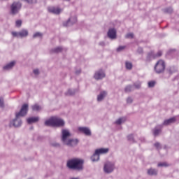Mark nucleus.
I'll return each instance as SVG.
<instances>
[{
    "mask_svg": "<svg viewBox=\"0 0 179 179\" xmlns=\"http://www.w3.org/2000/svg\"><path fill=\"white\" fill-rule=\"evenodd\" d=\"M176 121V117H171L170 119L166 120L163 122V125H170L171 124H174Z\"/></svg>",
    "mask_w": 179,
    "mask_h": 179,
    "instance_id": "f3484780",
    "label": "nucleus"
},
{
    "mask_svg": "<svg viewBox=\"0 0 179 179\" xmlns=\"http://www.w3.org/2000/svg\"><path fill=\"white\" fill-rule=\"evenodd\" d=\"M155 83L154 81H151L148 83L149 87H153L155 86Z\"/></svg>",
    "mask_w": 179,
    "mask_h": 179,
    "instance_id": "4c0bfd02",
    "label": "nucleus"
},
{
    "mask_svg": "<svg viewBox=\"0 0 179 179\" xmlns=\"http://www.w3.org/2000/svg\"><path fill=\"white\" fill-rule=\"evenodd\" d=\"M101 45H104V43H101Z\"/></svg>",
    "mask_w": 179,
    "mask_h": 179,
    "instance_id": "09e8293b",
    "label": "nucleus"
},
{
    "mask_svg": "<svg viewBox=\"0 0 179 179\" xmlns=\"http://www.w3.org/2000/svg\"><path fill=\"white\" fill-rule=\"evenodd\" d=\"M159 128L158 127H157L154 129L153 134L155 136H157V135H159V134L162 132V126H159Z\"/></svg>",
    "mask_w": 179,
    "mask_h": 179,
    "instance_id": "4be33fe9",
    "label": "nucleus"
},
{
    "mask_svg": "<svg viewBox=\"0 0 179 179\" xmlns=\"http://www.w3.org/2000/svg\"><path fill=\"white\" fill-rule=\"evenodd\" d=\"M70 137H71V133L69 132V130L66 129H64L62 130V142L63 143L69 141Z\"/></svg>",
    "mask_w": 179,
    "mask_h": 179,
    "instance_id": "6e6552de",
    "label": "nucleus"
},
{
    "mask_svg": "<svg viewBox=\"0 0 179 179\" xmlns=\"http://www.w3.org/2000/svg\"><path fill=\"white\" fill-rule=\"evenodd\" d=\"M158 167H168L169 164H167L166 162H161L158 164Z\"/></svg>",
    "mask_w": 179,
    "mask_h": 179,
    "instance_id": "cd10ccee",
    "label": "nucleus"
},
{
    "mask_svg": "<svg viewBox=\"0 0 179 179\" xmlns=\"http://www.w3.org/2000/svg\"><path fill=\"white\" fill-rule=\"evenodd\" d=\"M94 78L96 79V80H101V79L106 78V73L103 71V69L98 70L95 72Z\"/></svg>",
    "mask_w": 179,
    "mask_h": 179,
    "instance_id": "1a4fd4ad",
    "label": "nucleus"
},
{
    "mask_svg": "<svg viewBox=\"0 0 179 179\" xmlns=\"http://www.w3.org/2000/svg\"><path fill=\"white\" fill-rule=\"evenodd\" d=\"M108 37L109 38H111L112 40H114L117 37V31L114 29H110L108 31Z\"/></svg>",
    "mask_w": 179,
    "mask_h": 179,
    "instance_id": "ddd939ff",
    "label": "nucleus"
},
{
    "mask_svg": "<svg viewBox=\"0 0 179 179\" xmlns=\"http://www.w3.org/2000/svg\"><path fill=\"white\" fill-rule=\"evenodd\" d=\"M46 127H64L65 125V121L64 120L54 116L45 122Z\"/></svg>",
    "mask_w": 179,
    "mask_h": 179,
    "instance_id": "7ed1b4c3",
    "label": "nucleus"
},
{
    "mask_svg": "<svg viewBox=\"0 0 179 179\" xmlns=\"http://www.w3.org/2000/svg\"><path fill=\"white\" fill-rule=\"evenodd\" d=\"M173 71H171V70L169 69V73H172Z\"/></svg>",
    "mask_w": 179,
    "mask_h": 179,
    "instance_id": "de8ad7c7",
    "label": "nucleus"
},
{
    "mask_svg": "<svg viewBox=\"0 0 179 179\" xmlns=\"http://www.w3.org/2000/svg\"><path fill=\"white\" fill-rule=\"evenodd\" d=\"M141 82L138 81L136 83H134V86L136 87V89H139L141 87Z\"/></svg>",
    "mask_w": 179,
    "mask_h": 179,
    "instance_id": "72a5a7b5",
    "label": "nucleus"
},
{
    "mask_svg": "<svg viewBox=\"0 0 179 179\" xmlns=\"http://www.w3.org/2000/svg\"><path fill=\"white\" fill-rule=\"evenodd\" d=\"M125 49V46H120L119 48H117V51L118 52H120V51H122V50Z\"/></svg>",
    "mask_w": 179,
    "mask_h": 179,
    "instance_id": "58836bf2",
    "label": "nucleus"
},
{
    "mask_svg": "<svg viewBox=\"0 0 179 179\" xmlns=\"http://www.w3.org/2000/svg\"><path fill=\"white\" fill-rule=\"evenodd\" d=\"M4 104H3V98H0V107H3Z\"/></svg>",
    "mask_w": 179,
    "mask_h": 179,
    "instance_id": "37998d69",
    "label": "nucleus"
},
{
    "mask_svg": "<svg viewBox=\"0 0 179 179\" xmlns=\"http://www.w3.org/2000/svg\"><path fill=\"white\" fill-rule=\"evenodd\" d=\"M34 38H36V37H43V34L40 32H36L33 36Z\"/></svg>",
    "mask_w": 179,
    "mask_h": 179,
    "instance_id": "2f4dec72",
    "label": "nucleus"
},
{
    "mask_svg": "<svg viewBox=\"0 0 179 179\" xmlns=\"http://www.w3.org/2000/svg\"><path fill=\"white\" fill-rule=\"evenodd\" d=\"M79 141H78V139H71L69 138L66 143H64V145H66V146H76V145H78Z\"/></svg>",
    "mask_w": 179,
    "mask_h": 179,
    "instance_id": "f8f14e48",
    "label": "nucleus"
},
{
    "mask_svg": "<svg viewBox=\"0 0 179 179\" xmlns=\"http://www.w3.org/2000/svg\"><path fill=\"white\" fill-rule=\"evenodd\" d=\"M38 120H39L38 117H29L27 119V122H28V124H33V122H37Z\"/></svg>",
    "mask_w": 179,
    "mask_h": 179,
    "instance_id": "6ab92c4d",
    "label": "nucleus"
},
{
    "mask_svg": "<svg viewBox=\"0 0 179 179\" xmlns=\"http://www.w3.org/2000/svg\"><path fill=\"white\" fill-rule=\"evenodd\" d=\"M164 69H166V64L163 60H159L155 66V71L157 73H162L164 72Z\"/></svg>",
    "mask_w": 179,
    "mask_h": 179,
    "instance_id": "20e7f679",
    "label": "nucleus"
},
{
    "mask_svg": "<svg viewBox=\"0 0 179 179\" xmlns=\"http://www.w3.org/2000/svg\"><path fill=\"white\" fill-rule=\"evenodd\" d=\"M132 101H133L132 98H131V97L127 98V103H128V104H131V103H132Z\"/></svg>",
    "mask_w": 179,
    "mask_h": 179,
    "instance_id": "ea45409f",
    "label": "nucleus"
},
{
    "mask_svg": "<svg viewBox=\"0 0 179 179\" xmlns=\"http://www.w3.org/2000/svg\"><path fill=\"white\" fill-rule=\"evenodd\" d=\"M70 23L71 24H73V23H76V17L73 18V22H72V18H70L66 23L64 22L63 24V26L64 27L69 26Z\"/></svg>",
    "mask_w": 179,
    "mask_h": 179,
    "instance_id": "a211bd4d",
    "label": "nucleus"
},
{
    "mask_svg": "<svg viewBox=\"0 0 179 179\" xmlns=\"http://www.w3.org/2000/svg\"><path fill=\"white\" fill-rule=\"evenodd\" d=\"M125 65H126V68L127 69H129V70L132 69V63L129 62H126Z\"/></svg>",
    "mask_w": 179,
    "mask_h": 179,
    "instance_id": "bb28decb",
    "label": "nucleus"
},
{
    "mask_svg": "<svg viewBox=\"0 0 179 179\" xmlns=\"http://www.w3.org/2000/svg\"><path fill=\"white\" fill-rule=\"evenodd\" d=\"M132 90H134V87L131 85H129L124 89V92H126V93H129V92H132Z\"/></svg>",
    "mask_w": 179,
    "mask_h": 179,
    "instance_id": "393cba45",
    "label": "nucleus"
},
{
    "mask_svg": "<svg viewBox=\"0 0 179 179\" xmlns=\"http://www.w3.org/2000/svg\"><path fill=\"white\" fill-rule=\"evenodd\" d=\"M71 179H79L78 178H71Z\"/></svg>",
    "mask_w": 179,
    "mask_h": 179,
    "instance_id": "49530a36",
    "label": "nucleus"
},
{
    "mask_svg": "<svg viewBox=\"0 0 179 179\" xmlns=\"http://www.w3.org/2000/svg\"><path fill=\"white\" fill-rule=\"evenodd\" d=\"M15 26L17 27H20L22 26V20H17L15 22Z\"/></svg>",
    "mask_w": 179,
    "mask_h": 179,
    "instance_id": "f704fd0d",
    "label": "nucleus"
},
{
    "mask_svg": "<svg viewBox=\"0 0 179 179\" xmlns=\"http://www.w3.org/2000/svg\"><path fill=\"white\" fill-rule=\"evenodd\" d=\"M147 173L148 176H157V170L152 168L148 169Z\"/></svg>",
    "mask_w": 179,
    "mask_h": 179,
    "instance_id": "aec40b11",
    "label": "nucleus"
},
{
    "mask_svg": "<svg viewBox=\"0 0 179 179\" xmlns=\"http://www.w3.org/2000/svg\"><path fill=\"white\" fill-rule=\"evenodd\" d=\"M91 159L93 162H98V160L100 159V155L98 153H96V151H95L94 155L91 157Z\"/></svg>",
    "mask_w": 179,
    "mask_h": 179,
    "instance_id": "412c9836",
    "label": "nucleus"
},
{
    "mask_svg": "<svg viewBox=\"0 0 179 179\" xmlns=\"http://www.w3.org/2000/svg\"><path fill=\"white\" fill-rule=\"evenodd\" d=\"M80 73V70L76 71V73L78 75Z\"/></svg>",
    "mask_w": 179,
    "mask_h": 179,
    "instance_id": "a18cd8bd",
    "label": "nucleus"
},
{
    "mask_svg": "<svg viewBox=\"0 0 179 179\" xmlns=\"http://www.w3.org/2000/svg\"><path fill=\"white\" fill-rule=\"evenodd\" d=\"M114 169H115V164L114 162H106L103 166V171L106 173V174H110V173H113L114 171Z\"/></svg>",
    "mask_w": 179,
    "mask_h": 179,
    "instance_id": "39448f33",
    "label": "nucleus"
},
{
    "mask_svg": "<svg viewBox=\"0 0 179 179\" xmlns=\"http://www.w3.org/2000/svg\"><path fill=\"white\" fill-rule=\"evenodd\" d=\"M34 75H39L40 74V71L37 69L34 70Z\"/></svg>",
    "mask_w": 179,
    "mask_h": 179,
    "instance_id": "a19ab883",
    "label": "nucleus"
},
{
    "mask_svg": "<svg viewBox=\"0 0 179 179\" xmlns=\"http://www.w3.org/2000/svg\"><path fill=\"white\" fill-rule=\"evenodd\" d=\"M22 8V3L19 2H14L10 6V13L12 15H17V13H19V10H20V8Z\"/></svg>",
    "mask_w": 179,
    "mask_h": 179,
    "instance_id": "0eeeda50",
    "label": "nucleus"
},
{
    "mask_svg": "<svg viewBox=\"0 0 179 179\" xmlns=\"http://www.w3.org/2000/svg\"><path fill=\"white\" fill-rule=\"evenodd\" d=\"M78 131L81 134H85L86 136H92V131H90V129L89 127H78Z\"/></svg>",
    "mask_w": 179,
    "mask_h": 179,
    "instance_id": "9d476101",
    "label": "nucleus"
},
{
    "mask_svg": "<svg viewBox=\"0 0 179 179\" xmlns=\"http://www.w3.org/2000/svg\"><path fill=\"white\" fill-rule=\"evenodd\" d=\"M25 2H27L28 3H36L37 2V0H24Z\"/></svg>",
    "mask_w": 179,
    "mask_h": 179,
    "instance_id": "e433bc0d",
    "label": "nucleus"
},
{
    "mask_svg": "<svg viewBox=\"0 0 179 179\" xmlns=\"http://www.w3.org/2000/svg\"><path fill=\"white\" fill-rule=\"evenodd\" d=\"M33 111H40L41 110V106H38V104H35L31 106Z\"/></svg>",
    "mask_w": 179,
    "mask_h": 179,
    "instance_id": "b1692460",
    "label": "nucleus"
},
{
    "mask_svg": "<svg viewBox=\"0 0 179 179\" xmlns=\"http://www.w3.org/2000/svg\"><path fill=\"white\" fill-rule=\"evenodd\" d=\"M48 10L50 13H53L54 15H59L62 12V9L54 6L48 8Z\"/></svg>",
    "mask_w": 179,
    "mask_h": 179,
    "instance_id": "9b49d317",
    "label": "nucleus"
},
{
    "mask_svg": "<svg viewBox=\"0 0 179 179\" xmlns=\"http://www.w3.org/2000/svg\"><path fill=\"white\" fill-rule=\"evenodd\" d=\"M74 94H75V90H69L66 92V96H73Z\"/></svg>",
    "mask_w": 179,
    "mask_h": 179,
    "instance_id": "a878e982",
    "label": "nucleus"
},
{
    "mask_svg": "<svg viewBox=\"0 0 179 179\" xmlns=\"http://www.w3.org/2000/svg\"><path fill=\"white\" fill-rule=\"evenodd\" d=\"M107 96V92L101 91L100 94L97 96V101H103L104 98Z\"/></svg>",
    "mask_w": 179,
    "mask_h": 179,
    "instance_id": "4468645a",
    "label": "nucleus"
},
{
    "mask_svg": "<svg viewBox=\"0 0 179 179\" xmlns=\"http://www.w3.org/2000/svg\"><path fill=\"white\" fill-rule=\"evenodd\" d=\"M66 1H69V0H66Z\"/></svg>",
    "mask_w": 179,
    "mask_h": 179,
    "instance_id": "8fccbe9b",
    "label": "nucleus"
},
{
    "mask_svg": "<svg viewBox=\"0 0 179 179\" xmlns=\"http://www.w3.org/2000/svg\"><path fill=\"white\" fill-rule=\"evenodd\" d=\"M155 148H157V149H160V148H162V145H160L159 143H156L155 144Z\"/></svg>",
    "mask_w": 179,
    "mask_h": 179,
    "instance_id": "79ce46f5",
    "label": "nucleus"
},
{
    "mask_svg": "<svg viewBox=\"0 0 179 179\" xmlns=\"http://www.w3.org/2000/svg\"><path fill=\"white\" fill-rule=\"evenodd\" d=\"M15 64H16V62H10V63L4 66L3 69H4V71H9V69H12L13 66H15Z\"/></svg>",
    "mask_w": 179,
    "mask_h": 179,
    "instance_id": "dca6fc26",
    "label": "nucleus"
},
{
    "mask_svg": "<svg viewBox=\"0 0 179 179\" xmlns=\"http://www.w3.org/2000/svg\"><path fill=\"white\" fill-rule=\"evenodd\" d=\"M27 111H29V105H22L20 112L15 113V118L10 122V128H12V127H14L15 128L20 127V125H22V120H20V117H24V115L27 114Z\"/></svg>",
    "mask_w": 179,
    "mask_h": 179,
    "instance_id": "f257e3e1",
    "label": "nucleus"
},
{
    "mask_svg": "<svg viewBox=\"0 0 179 179\" xmlns=\"http://www.w3.org/2000/svg\"><path fill=\"white\" fill-rule=\"evenodd\" d=\"M143 50L142 49V48H139L138 49V52H139V54H141V52H143Z\"/></svg>",
    "mask_w": 179,
    "mask_h": 179,
    "instance_id": "c03bdc74",
    "label": "nucleus"
},
{
    "mask_svg": "<svg viewBox=\"0 0 179 179\" xmlns=\"http://www.w3.org/2000/svg\"><path fill=\"white\" fill-rule=\"evenodd\" d=\"M108 150H110L108 148H99L96 149L95 152L100 156V155H106V153H108Z\"/></svg>",
    "mask_w": 179,
    "mask_h": 179,
    "instance_id": "2eb2a0df",
    "label": "nucleus"
},
{
    "mask_svg": "<svg viewBox=\"0 0 179 179\" xmlns=\"http://www.w3.org/2000/svg\"><path fill=\"white\" fill-rule=\"evenodd\" d=\"M163 55V52L158 51L157 53L154 56V58H159V57H162Z\"/></svg>",
    "mask_w": 179,
    "mask_h": 179,
    "instance_id": "473e14b6",
    "label": "nucleus"
},
{
    "mask_svg": "<svg viewBox=\"0 0 179 179\" xmlns=\"http://www.w3.org/2000/svg\"><path fill=\"white\" fill-rule=\"evenodd\" d=\"M83 159L74 158L67 162V167L71 170H76L77 171H82L83 170Z\"/></svg>",
    "mask_w": 179,
    "mask_h": 179,
    "instance_id": "f03ea898",
    "label": "nucleus"
},
{
    "mask_svg": "<svg viewBox=\"0 0 179 179\" xmlns=\"http://www.w3.org/2000/svg\"><path fill=\"white\" fill-rule=\"evenodd\" d=\"M125 121H127V118L120 117L116 120L115 124H117V125H121V124L125 122Z\"/></svg>",
    "mask_w": 179,
    "mask_h": 179,
    "instance_id": "5701e85b",
    "label": "nucleus"
},
{
    "mask_svg": "<svg viewBox=\"0 0 179 179\" xmlns=\"http://www.w3.org/2000/svg\"><path fill=\"white\" fill-rule=\"evenodd\" d=\"M164 12L165 13H173V8H165V9L164 10Z\"/></svg>",
    "mask_w": 179,
    "mask_h": 179,
    "instance_id": "7c9ffc66",
    "label": "nucleus"
},
{
    "mask_svg": "<svg viewBox=\"0 0 179 179\" xmlns=\"http://www.w3.org/2000/svg\"><path fill=\"white\" fill-rule=\"evenodd\" d=\"M52 52H61L62 51V48L61 47H57L55 49L52 50Z\"/></svg>",
    "mask_w": 179,
    "mask_h": 179,
    "instance_id": "c756f323",
    "label": "nucleus"
},
{
    "mask_svg": "<svg viewBox=\"0 0 179 179\" xmlns=\"http://www.w3.org/2000/svg\"><path fill=\"white\" fill-rule=\"evenodd\" d=\"M11 34L12 36L17 37V38H23L29 36V31H27V29H22L19 32L13 31Z\"/></svg>",
    "mask_w": 179,
    "mask_h": 179,
    "instance_id": "423d86ee",
    "label": "nucleus"
},
{
    "mask_svg": "<svg viewBox=\"0 0 179 179\" xmlns=\"http://www.w3.org/2000/svg\"><path fill=\"white\" fill-rule=\"evenodd\" d=\"M127 139L128 141H129V142H135V140L134 139V134H130L127 136Z\"/></svg>",
    "mask_w": 179,
    "mask_h": 179,
    "instance_id": "c85d7f7f",
    "label": "nucleus"
},
{
    "mask_svg": "<svg viewBox=\"0 0 179 179\" xmlns=\"http://www.w3.org/2000/svg\"><path fill=\"white\" fill-rule=\"evenodd\" d=\"M126 38H134V34L129 33L126 35Z\"/></svg>",
    "mask_w": 179,
    "mask_h": 179,
    "instance_id": "c9c22d12",
    "label": "nucleus"
}]
</instances>
